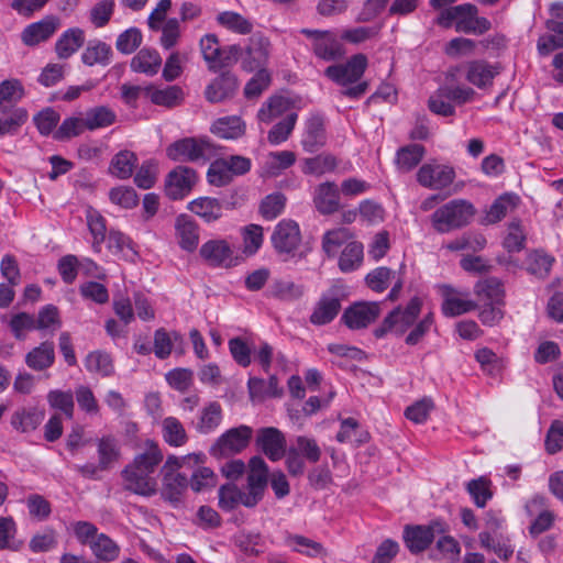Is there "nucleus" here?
Wrapping results in <instances>:
<instances>
[{"mask_svg": "<svg viewBox=\"0 0 563 563\" xmlns=\"http://www.w3.org/2000/svg\"><path fill=\"white\" fill-rule=\"evenodd\" d=\"M162 66V58L157 51L143 48L131 60V69L153 76L158 73Z\"/></svg>", "mask_w": 563, "mask_h": 563, "instance_id": "e433bc0d", "label": "nucleus"}, {"mask_svg": "<svg viewBox=\"0 0 563 563\" xmlns=\"http://www.w3.org/2000/svg\"><path fill=\"white\" fill-rule=\"evenodd\" d=\"M85 121L87 130H97L111 125L115 121V114L106 107H97L86 112Z\"/></svg>", "mask_w": 563, "mask_h": 563, "instance_id": "0e129e2a", "label": "nucleus"}, {"mask_svg": "<svg viewBox=\"0 0 563 563\" xmlns=\"http://www.w3.org/2000/svg\"><path fill=\"white\" fill-rule=\"evenodd\" d=\"M362 262L363 244L357 241L346 243L339 257L340 269L344 273L353 272L361 266Z\"/></svg>", "mask_w": 563, "mask_h": 563, "instance_id": "09e8293b", "label": "nucleus"}, {"mask_svg": "<svg viewBox=\"0 0 563 563\" xmlns=\"http://www.w3.org/2000/svg\"><path fill=\"white\" fill-rule=\"evenodd\" d=\"M212 151V144L206 137H184L168 145L166 155L174 162H197L208 159Z\"/></svg>", "mask_w": 563, "mask_h": 563, "instance_id": "20e7f679", "label": "nucleus"}, {"mask_svg": "<svg viewBox=\"0 0 563 563\" xmlns=\"http://www.w3.org/2000/svg\"><path fill=\"white\" fill-rule=\"evenodd\" d=\"M272 242L278 253H294L301 242L299 225L292 220L280 221L273 232Z\"/></svg>", "mask_w": 563, "mask_h": 563, "instance_id": "ddd939ff", "label": "nucleus"}, {"mask_svg": "<svg viewBox=\"0 0 563 563\" xmlns=\"http://www.w3.org/2000/svg\"><path fill=\"white\" fill-rule=\"evenodd\" d=\"M327 141L324 121L320 115H312L306 122V128L301 136V145L308 153L317 152L324 146Z\"/></svg>", "mask_w": 563, "mask_h": 563, "instance_id": "393cba45", "label": "nucleus"}, {"mask_svg": "<svg viewBox=\"0 0 563 563\" xmlns=\"http://www.w3.org/2000/svg\"><path fill=\"white\" fill-rule=\"evenodd\" d=\"M367 67V58L364 54L352 56L345 64L329 66L325 76L341 86L356 82Z\"/></svg>", "mask_w": 563, "mask_h": 563, "instance_id": "9b49d317", "label": "nucleus"}, {"mask_svg": "<svg viewBox=\"0 0 563 563\" xmlns=\"http://www.w3.org/2000/svg\"><path fill=\"white\" fill-rule=\"evenodd\" d=\"M144 96L150 99L152 103L166 108L176 107L184 100V91L178 86L158 88L150 85L145 87Z\"/></svg>", "mask_w": 563, "mask_h": 563, "instance_id": "cd10ccee", "label": "nucleus"}, {"mask_svg": "<svg viewBox=\"0 0 563 563\" xmlns=\"http://www.w3.org/2000/svg\"><path fill=\"white\" fill-rule=\"evenodd\" d=\"M163 460L158 444L145 443V451L137 454L123 471L126 487L135 494L152 496L157 492L156 468Z\"/></svg>", "mask_w": 563, "mask_h": 563, "instance_id": "f257e3e1", "label": "nucleus"}, {"mask_svg": "<svg viewBox=\"0 0 563 563\" xmlns=\"http://www.w3.org/2000/svg\"><path fill=\"white\" fill-rule=\"evenodd\" d=\"M296 162V154L291 151L269 152L261 164L262 176L276 177Z\"/></svg>", "mask_w": 563, "mask_h": 563, "instance_id": "a878e982", "label": "nucleus"}, {"mask_svg": "<svg viewBox=\"0 0 563 563\" xmlns=\"http://www.w3.org/2000/svg\"><path fill=\"white\" fill-rule=\"evenodd\" d=\"M311 42L314 55L323 60H334L343 55V48L331 31L301 29L299 31Z\"/></svg>", "mask_w": 563, "mask_h": 563, "instance_id": "0eeeda50", "label": "nucleus"}, {"mask_svg": "<svg viewBox=\"0 0 563 563\" xmlns=\"http://www.w3.org/2000/svg\"><path fill=\"white\" fill-rule=\"evenodd\" d=\"M238 79L233 74L224 73L217 77L206 88V98L210 102H221L234 95L238 89Z\"/></svg>", "mask_w": 563, "mask_h": 563, "instance_id": "bb28decb", "label": "nucleus"}, {"mask_svg": "<svg viewBox=\"0 0 563 563\" xmlns=\"http://www.w3.org/2000/svg\"><path fill=\"white\" fill-rule=\"evenodd\" d=\"M477 13L474 4H459L444 10L439 16V24L449 27L455 23L457 32L482 34L490 29V22Z\"/></svg>", "mask_w": 563, "mask_h": 563, "instance_id": "7ed1b4c3", "label": "nucleus"}, {"mask_svg": "<svg viewBox=\"0 0 563 563\" xmlns=\"http://www.w3.org/2000/svg\"><path fill=\"white\" fill-rule=\"evenodd\" d=\"M423 156L424 147L422 145L410 144L397 151L395 164L400 173H408L421 162Z\"/></svg>", "mask_w": 563, "mask_h": 563, "instance_id": "58836bf2", "label": "nucleus"}, {"mask_svg": "<svg viewBox=\"0 0 563 563\" xmlns=\"http://www.w3.org/2000/svg\"><path fill=\"white\" fill-rule=\"evenodd\" d=\"M519 198L514 194H504L499 196L486 212L485 221L487 223H497L518 206Z\"/></svg>", "mask_w": 563, "mask_h": 563, "instance_id": "ea45409f", "label": "nucleus"}, {"mask_svg": "<svg viewBox=\"0 0 563 563\" xmlns=\"http://www.w3.org/2000/svg\"><path fill=\"white\" fill-rule=\"evenodd\" d=\"M242 234V253L245 256H252L262 247L264 235L262 227L257 224H249L241 231Z\"/></svg>", "mask_w": 563, "mask_h": 563, "instance_id": "4d7b16f0", "label": "nucleus"}, {"mask_svg": "<svg viewBox=\"0 0 563 563\" xmlns=\"http://www.w3.org/2000/svg\"><path fill=\"white\" fill-rule=\"evenodd\" d=\"M0 117V136L15 134L27 121L29 112L25 108L10 109Z\"/></svg>", "mask_w": 563, "mask_h": 563, "instance_id": "864d4df0", "label": "nucleus"}, {"mask_svg": "<svg viewBox=\"0 0 563 563\" xmlns=\"http://www.w3.org/2000/svg\"><path fill=\"white\" fill-rule=\"evenodd\" d=\"M92 553L102 561H113L119 556L120 549L117 543L104 533H99L90 541Z\"/></svg>", "mask_w": 563, "mask_h": 563, "instance_id": "5fc2aeb1", "label": "nucleus"}, {"mask_svg": "<svg viewBox=\"0 0 563 563\" xmlns=\"http://www.w3.org/2000/svg\"><path fill=\"white\" fill-rule=\"evenodd\" d=\"M244 121L236 115L223 117L214 121L211 132L221 139L235 140L245 133Z\"/></svg>", "mask_w": 563, "mask_h": 563, "instance_id": "f704fd0d", "label": "nucleus"}, {"mask_svg": "<svg viewBox=\"0 0 563 563\" xmlns=\"http://www.w3.org/2000/svg\"><path fill=\"white\" fill-rule=\"evenodd\" d=\"M444 531V527L440 522H434L431 527H406L404 540L407 548L411 552H421L426 550L433 540L434 531Z\"/></svg>", "mask_w": 563, "mask_h": 563, "instance_id": "412c9836", "label": "nucleus"}, {"mask_svg": "<svg viewBox=\"0 0 563 563\" xmlns=\"http://www.w3.org/2000/svg\"><path fill=\"white\" fill-rule=\"evenodd\" d=\"M338 166L339 159L334 155L322 153L313 157L305 158L301 164V170L306 175L321 177L335 172Z\"/></svg>", "mask_w": 563, "mask_h": 563, "instance_id": "473e14b6", "label": "nucleus"}, {"mask_svg": "<svg viewBox=\"0 0 563 563\" xmlns=\"http://www.w3.org/2000/svg\"><path fill=\"white\" fill-rule=\"evenodd\" d=\"M340 309L338 288L333 287L329 292L321 296L310 316V321L317 325L327 324L336 317Z\"/></svg>", "mask_w": 563, "mask_h": 563, "instance_id": "aec40b11", "label": "nucleus"}, {"mask_svg": "<svg viewBox=\"0 0 563 563\" xmlns=\"http://www.w3.org/2000/svg\"><path fill=\"white\" fill-rule=\"evenodd\" d=\"M379 313L378 302H358L346 309L342 319L350 329H362L374 322Z\"/></svg>", "mask_w": 563, "mask_h": 563, "instance_id": "dca6fc26", "label": "nucleus"}, {"mask_svg": "<svg viewBox=\"0 0 563 563\" xmlns=\"http://www.w3.org/2000/svg\"><path fill=\"white\" fill-rule=\"evenodd\" d=\"M46 398L51 408L59 410L69 419L73 418L75 405L74 395L71 391L53 389L48 391Z\"/></svg>", "mask_w": 563, "mask_h": 563, "instance_id": "680f3d73", "label": "nucleus"}, {"mask_svg": "<svg viewBox=\"0 0 563 563\" xmlns=\"http://www.w3.org/2000/svg\"><path fill=\"white\" fill-rule=\"evenodd\" d=\"M554 257L540 251L530 253L527 260V271L536 276L544 277L551 271Z\"/></svg>", "mask_w": 563, "mask_h": 563, "instance_id": "69168bd1", "label": "nucleus"}, {"mask_svg": "<svg viewBox=\"0 0 563 563\" xmlns=\"http://www.w3.org/2000/svg\"><path fill=\"white\" fill-rule=\"evenodd\" d=\"M119 457V445L113 437H103L98 441V467L101 471L108 470Z\"/></svg>", "mask_w": 563, "mask_h": 563, "instance_id": "3c124183", "label": "nucleus"}, {"mask_svg": "<svg viewBox=\"0 0 563 563\" xmlns=\"http://www.w3.org/2000/svg\"><path fill=\"white\" fill-rule=\"evenodd\" d=\"M109 199L112 203L124 208L133 209L139 205V196L132 187L119 186L109 191Z\"/></svg>", "mask_w": 563, "mask_h": 563, "instance_id": "774afa93", "label": "nucleus"}, {"mask_svg": "<svg viewBox=\"0 0 563 563\" xmlns=\"http://www.w3.org/2000/svg\"><path fill=\"white\" fill-rule=\"evenodd\" d=\"M290 108L288 99L280 96H273L262 104L257 112L260 122L269 124L275 119L282 117Z\"/></svg>", "mask_w": 563, "mask_h": 563, "instance_id": "37998d69", "label": "nucleus"}, {"mask_svg": "<svg viewBox=\"0 0 563 563\" xmlns=\"http://www.w3.org/2000/svg\"><path fill=\"white\" fill-rule=\"evenodd\" d=\"M188 210L200 217L205 222H214L222 216L221 202L211 197H199L188 203Z\"/></svg>", "mask_w": 563, "mask_h": 563, "instance_id": "72a5a7b5", "label": "nucleus"}, {"mask_svg": "<svg viewBox=\"0 0 563 563\" xmlns=\"http://www.w3.org/2000/svg\"><path fill=\"white\" fill-rule=\"evenodd\" d=\"M25 88L16 78L5 79L0 82V113H7L10 109H16V104L24 98Z\"/></svg>", "mask_w": 563, "mask_h": 563, "instance_id": "7c9ffc66", "label": "nucleus"}, {"mask_svg": "<svg viewBox=\"0 0 563 563\" xmlns=\"http://www.w3.org/2000/svg\"><path fill=\"white\" fill-rule=\"evenodd\" d=\"M352 236V232L346 228L330 230L323 235L322 247L329 256H334L339 247L349 243Z\"/></svg>", "mask_w": 563, "mask_h": 563, "instance_id": "bf43d9fd", "label": "nucleus"}, {"mask_svg": "<svg viewBox=\"0 0 563 563\" xmlns=\"http://www.w3.org/2000/svg\"><path fill=\"white\" fill-rule=\"evenodd\" d=\"M258 503V499L251 495L246 488L243 490L234 484L223 485L219 489V506L223 510L230 511L239 506L252 508Z\"/></svg>", "mask_w": 563, "mask_h": 563, "instance_id": "6ab92c4d", "label": "nucleus"}, {"mask_svg": "<svg viewBox=\"0 0 563 563\" xmlns=\"http://www.w3.org/2000/svg\"><path fill=\"white\" fill-rule=\"evenodd\" d=\"M313 202L322 214H331L340 208V190L332 181L319 184L313 191Z\"/></svg>", "mask_w": 563, "mask_h": 563, "instance_id": "b1692460", "label": "nucleus"}, {"mask_svg": "<svg viewBox=\"0 0 563 563\" xmlns=\"http://www.w3.org/2000/svg\"><path fill=\"white\" fill-rule=\"evenodd\" d=\"M175 238L181 250L191 253L199 244V225L189 216L180 214L175 220Z\"/></svg>", "mask_w": 563, "mask_h": 563, "instance_id": "a211bd4d", "label": "nucleus"}, {"mask_svg": "<svg viewBox=\"0 0 563 563\" xmlns=\"http://www.w3.org/2000/svg\"><path fill=\"white\" fill-rule=\"evenodd\" d=\"M108 247L114 254L125 260H134L136 252L132 246L131 240L119 231H110L108 235Z\"/></svg>", "mask_w": 563, "mask_h": 563, "instance_id": "052dcab7", "label": "nucleus"}, {"mask_svg": "<svg viewBox=\"0 0 563 563\" xmlns=\"http://www.w3.org/2000/svg\"><path fill=\"white\" fill-rule=\"evenodd\" d=\"M45 412L36 407L21 408L11 417V426L21 433L35 431L44 420Z\"/></svg>", "mask_w": 563, "mask_h": 563, "instance_id": "c756f323", "label": "nucleus"}, {"mask_svg": "<svg viewBox=\"0 0 563 563\" xmlns=\"http://www.w3.org/2000/svg\"><path fill=\"white\" fill-rule=\"evenodd\" d=\"M162 435L164 441L175 448L186 444L188 437L184 424L175 417H166L162 420Z\"/></svg>", "mask_w": 563, "mask_h": 563, "instance_id": "a19ab883", "label": "nucleus"}, {"mask_svg": "<svg viewBox=\"0 0 563 563\" xmlns=\"http://www.w3.org/2000/svg\"><path fill=\"white\" fill-rule=\"evenodd\" d=\"M268 468L261 456H253L249 461L246 489L255 498L262 500L267 485Z\"/></svg>", "mask_w": 563, "mask_h": 563, "instance_id": "5701e85b", "label": "nucleus"}, {"mask_svg": "<svg viewBox=\"0 0 563 563\" xmlns=\"http://www.w3.org/2000/svg\"><path fill=\"white\" fill-rule=\"evenodd\" d=\"M297 121L296 113L287 114L282 121L275 124L268 132L267 140L273 145L284 143L290 136Z\"/></svg>", "mask_w": 563, "mask_h": 563, "instance_id": "e2e57ef3", "label": "nucleus"}, {"mask_svg": "<svg viewBox=\"0 0 563 563\" xmlns=\"http://www.w3.org/2000/svg\"><path fill=\"white\" fill-rule=\"evenodd\" d=\"M475 206L466 199H453L439 207L430 217L438 233H450L467 227L476 216Z\"/></svg>", "mask_w": 563, "mask_h": 563, "instance_id": "f03ea898", "label": "nucleus"}, {"mask_svg": "<svg viewBox=\"0 0 563 563\" xmlns=\"http://www.w3.org/2000/svg\"><path fill=\"white\" fill-rule=\"evenodd\" d=\"M287 544L292 551L309 558H322L327 555V550L321 543L303 536L289 537Z\"/></svg>", "mask_w": 563, "mask_h": 563, "instance_id": "8fccbe9b", "label": "nucleus"}, {"mask_svg": "<svg viewBox=\"0 0 563 563\" xmlns=\"http://www.w3.org/2000/svg\"><path fill=\"white\" fill-rule=\"evenodd\" d=\"M197 173L187 166H176L165 178V194L173 200L183 199L197 183Z\"/></svg>", "mask_w": 563, "mask_h": 563, "instance_id": "1a4fd4ad", "label": "nucleus"}, {"mask_svg": "<svg viewBox=\"0 0 563 563\" xmlns=\"http://www.w3.org/2000/svg\"><path fill=\"white\" fill-rule=\"evenodd\" d=\"M181 341L180 333L176 331L168 332L164 328H159L154 333L153 351L156 357L165 360L172 354L174 345Z\"/></svg>", "mask_w": 563, "mask_h": 563, "instance_id": "a18cd8bd", "label": "nucleus"}, {"mask_svg": "<svg viewBox=\"0 0 563 563\" xmlns=\"http://www.w3.org/2000/svg\"><path fill=\"white\" fill-rule=\"evenodd\" d=\"M136 155L131 151H121L111 159L109 172L120 179L129 178L136 165Z\"/></svg>", "mask_w": 563, "mask_h": 563, "instance_id": "de8ad7c7", "label": "nucleus"}, {"mask_svg": "<svg viewBox=\"0 0 563 563\" xmlns=\"http://www.w3.org/2000/svg\"><path fill=\"white\" fill-rule=\"evenodd\" d=\"M85 213L88 229L92 235V249L95 252L99 253L106 238V220L100 212L92 207H88Z\"/></svg>", "mask_w": 563, "mask_h": 563, "instance_id": "49530a36", "label": "nucleus"}, {"mask_svg": "<svg viewBox=\"0 0 563 563\" xmlns=\"http://www.w3.org/2000/svg\"><path fill=\"white\" fill-rule=\"evenodd\" d=\"M442 312L446 317H456L476 308V302L468 298L467 294L459 291L450 286L443 287Z\"/></svg>", "mask_w": 563, "mask_h": 563, "instance_id": "4be33fe9", "label": "nucleus"}, {"mask_svg": "<svg viewBox=\"0 0 563 563\" xmlns=\"http://www.w3.org/2000/svg\"><path fill=\"white\" fill-rule=\"evenodd\" d=\"M216 20L222 27L236 34H249L253 29L252 22L234 11L220 12Z\"/></svg>", "mask_w": 563, "mask_h": 563, "instance_id": "603ef678", "label": "nucleus"}, {"mask_svg": "<svg viewBox=\"0 0 563 563\" xmlns=\"http://www.w3.org/2000/svg\"><path fill=\"white\" fill-rule=\"evenodd\" d=\"M112 55L111 47L101 41H91L81 54V60L87 66L108 65Z\"/></svg>", "mask_w": 563, "mask_h": 563, "instance_id": "c03bdc74", "label": "nucleus"}, {"mask_svg": "<svg viewBox=\"0 0 563 563\" xmlns=\"http://www.w3.org/2000/svg\"><path fill=\"white\" fill-rule=\"evenodd\" d=\"M85 42V32L79 27H71L62 33L55 43V52L62 59L74 55Z\"/></svg>", "mask_w": 563, "mask_h": 563, "instance_id": "2f4dec72", "label": "nucleus"}, {"mask_svg": "<svg viewBox=\"0 0 563 563\" xmlns=\"http://www.w3.org/2000/svg\"><path fill=\"white\" fill-rule=\"evenodd\" d=\"M269 55V40L263 35L255 34L250 37L249 45L243 51L242 68L247 71L266 69Z\"/></svg>", "mask_w": 563, "mask_h": 563, "instance_id": "f8f14e48", "label": "nucleus"}, {"mask_svg": "<svg viewBox=\"0 0 563 563\" xmlns=\"http://www.w3.org/2000/svg\"><path fill=\"white\" fill-rule=\"evenodd\" d=\"M474 292L483 305H504L503 284L495 278L478 282Z\"/></svg>", "mask_w": 563, "mask_h": 563, "instance_id": "c9c22d12", "label": "nucleus"}, {"mask_svg": "<svg viewBox=\"0 0 563 563\" xmlns=\"http://www.w3.org/2000/svg\"><path fill=\"white\" fill-rule=\"evenodd\" d=\"M199 254L208 265L213 267H233L240 262L233 245L224 239H212L205 242Z\"/></svg>", "mask_w": 563, "mask_h": 563, "instance_id": "423d86ee", "label": "nucleus"}, {"mask_svg": "<svg viewBox=\"0 0 563 563\" xmlns=\"http://www.w3.org/2000/svg\"><path fill=\"white\" fill-rule=\"evenodd\" d=\"M253 437V429L242 424L231 428L222 433L210 448V454L214 457H228L245 450Z\"/></svg>", "mask_w": 563, "mask_h": 563, "instance_id": "39448f33", "label": "nucleus"}, {"mask_svg": "<svg viewBox=\"0 0 563 563\" xmlns=\"http://www.w3.org/2000/svg\"><path fill=\"white\" fill-rule=\"evenodd\" d=\"M85 367L88 372L100 376H109L113 373V364L109 354L100 351L89 353L85 358Z\"/></svg>", "mask_w": 563, "mask_h": 563, "instance_id": "13d9d810", "label": "nucleus"}, {"mask_svg": "<svg viewBox=\"0 0 563 563\" xmlns=\"http://www.w3.org/2000/svg\"><path fill=\"white\" fill-rule=\"evenodd\" d=\"M422 301L413 297L406 307H397L384 320V328L398 335H402L413 327L420 311Z\"/></svg>", "mask_w": 563, "mask_h": 563, "instance_id": "6e6552de", "label": "nucleus"}, {"mask_svg": "<svg viewBox=\"0 0 563 563\" xmlns=\"http://www.w3.org/2000/svg\"><path fill=\"white\" fill-rule=\"evenodd\" d=\"M464 68L466 80L478 89L492 87L495 77L500 73L498 64H490L484 59L471 60Z\"/></svg>", "mask_w": 563, "mask_h": 563, "instance_id": "4468645a", "label": "nucleus"}, {"mask_svg": "<svg viewBox=\"0 0 563 563\" xmlns=\"http://www.w3.org/2000/svg\"><path fill=\"white\" fill-rule=\"evenodd\" d=\"M55 360L54 345L52 342H44L34 347L25 356L29 367L35 371H42L52 366Z\"/></svg>", "mask_w": 563, "mask_h": 563, "instance_id": "79ce46f5", "label": "nucleus"}, {"mask_svg": "<svg viewBox=\"0 0 563 563\" xmlns=\"http://www.w3.org/2000/svg\"><path fill=\"white\" fill-rule=\"evenodd\" d=\"M222 421V408L219 402L207 404L199 413L196 430L201 434L213 432Z\"/></svg>", "mask_w": 563, "mask_h": 563, "instance_id": "4c0bfd02", "label": "nucleus"}, {"mask_svg": "<svg viewBox=\"0 0 563 563\" xmlns=\"http://www.w3.org/2000/svg\"><path fill=\"white\" fill-rule=\"evenodd\" d=\"M478 538L482 548L493 551L500 559L508 560L514 553L508 539L492 536L488 532H481Z\"/></svg>", "mask_w": 563, "mask_h": 563, "instance_id": "6e6d98bb", "label": "nucleus"}, {"mask_svg": "<svg viewBox=\"0 0 563 563\" xmlns=\"http://www.w3.org/2000/svg\"><path fill=\"white\" fill-rule=\"evenodd\" d=\"M187 487L188 479L185 475L175 472H166L163 478L161 495L166 501L178 505Z\"/></svg>", "mask_w": 563, "mask_h": 563, "instance_id": "c85d7f7f", "label": "nucleus"}, {"mask_svg": "<svg viewBox=\"0 0 563 563\" xmlns=\"http://www.w3.org/2000/svg\"><path fill=\"white\" fill-rule=\"evenodd\" d=\"M256 445L271 461H279L286 453V439L273 427L257 431Z\"/></svg>", "mask_w": 563, "mask_h": 563, "instance_id": "2eb2a0df", "label": "nucleus"}, {"mask_svg": "<svg viewBox=\"0 0 563 563\" xmlns=\"http://www.w3.org/2000/svg\"><path fill=\"white\" fill-rule=\"evenodd\" d=\"M429 109L439 115L450 117L455 112L454 106L449 97L446 87L438 89L429 98Z\"/></svg>", "mask_w": 563, "mask_h": 563, "instance_id": "338daca9", "label": "nucleus"}, {"mask_svg": "<svg viewBox=\"0 0 563 563\" xmlns=\"http://www.w3.org/2000/svg\"><path fill=\"white\" fill-rule=\"evenodd\" d=\"M455 178L454 168L438 163H426L417 173V181L424 188L442 190L449 187Z\"/></svg>", "mask_w": 563, "mask_h": 563, "instance_id": "9d476101", "label": "nucleus"}, {"mask_svg": "<svg viewBox=\"0 0 563 563\" xmlns=\"http://www.w3.org/2000/svg\"><path fill=\"white\" fill-rule=\"evenodd\" d=\"M60 27V20L47 15L38 22L27 25L22 32V41L27 46H34L48 40Z\"/></svg>", "mask_w": 563, "mask_h": 563, "instance_id": "f3484780", "label": "nucleus"}]
</instances>
